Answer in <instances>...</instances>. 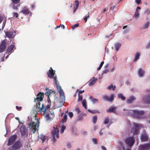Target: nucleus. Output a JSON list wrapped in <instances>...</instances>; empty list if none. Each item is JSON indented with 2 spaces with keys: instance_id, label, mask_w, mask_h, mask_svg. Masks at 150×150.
Instances as JSON below:
<instances>
[{
  "instance_id": "13d9d810",
  "label": "nucleus",
  "mask_w": 150,
  "mask_h": 150,
  "mask_svg": "<svg viewBox=\"0 0 150 150\" xmlns=\"http://www.w3.org/2000/svg\"><path fill=\"white\" fill-rule=\"evenodd\" d=\"M141 0H135V2L137 4H140Z\"/></svg>"
},
{
  "instance_id": "603ef678",
  "label": "nucleus",
  "mask_w": 150,
  "mask_h": 150,
  "mask_svg": "<svg viewBox=\"0 0 150 150\" xmlns=\"http://www.w3.org/2000/svg\"><path fill=\"white\" fill-rule=\"evenodd\" d=\"M68 115L70 118H71L73 116V114L72 112H70L68 113Z\"/></svg>"
},
{
  "instance_id": "58836bf2",
  "label": "nucleus",
  "mask_w": 150,
  "mask_h": 150,
  "mask_svg": "<svg viewBox=\"0 0 150 150\" xmlns=\"http://www.w3.org/2000/svg\"><path fill=\"white\" fill-rule=\"evenodd\" d=\"M83 115L82 114H80L78 117L77 119V120L78 121H81L83 119Z\"/></svg>"
},
{
  "instance_id": "4be33fe9",
  "label": "nucleus",
  "mask_w": 150,
  "mask_h": 150,
  "mask_svg": "<svg viewBox=\"0 0 150 150\" xmlns=\"http://www.w3.org/2000/svg\"><path fill=\"white\" fill-rule=\"evenodd\" d=\"M20 12L23 13L24 14H27L29 13L30 11L26 7H24Z\"/></svg>"
},
{
  "instance_id": "f3484780",
  "label": "nucleus",
  "mask_w": 150,
  "mask_h": 150,
  "mask_svg": "<svg viewBox=\"0 0 150 150\" xmlns=\"http://www.w3.org/2000/svg\"><path fill=\"white\" fill-rule=\"evenodd\" d=\"M5 34L6 37L10 39L13 38L15 37L13 31H7L5 32Z\"/></svg>"
},
{
  "instance_id": "393cba45",
  "label": "nucleus",
  "mask_w": 150,
  "mask_h": 150,
  "mask_svg": "<svg viewBox=\"0 0 150 150\" xmlns=\"http://www.w3.org/2000/svg\"><path fill=\"white\" fill-rule=\"evenodd\" d=\"M46 91L45 93V94L47 96V97L49 96L50 95V94L53 93H55V92L54 91H52L51 90L48 89V88H46Z\"/></svg>"
},
{
  "instance_id": "8fccbe9b",
  "label": "nucleus",
  "mask_w": 150,
  "mask_h": 150,
  "mask_svg": "<svg viewBox=\"0 0 150 150\" xmlns=\"http://www.w3.org/2000/svg\"><path fill=\"white\" fill-rule=\"evenodd\" d=\"M41 139L42 140V142H43L45 140V137L44 136H41Z\"/></svg>"
},
{
  "instance_id": "0eeeda50",
  "label": "nucleus",
  "mask_w": 150,
  "mask_h": 150,
  "mask_svg": "<svg viewBox=\"0 0 150 150\" xmlns=\"http://www.w3.org/2000/svg\"><path fill=\"white\" fill-rule=\"evenodd\" d=\"M141 127L140 125L134 123V126L132 129V131L133 134H137L138 133L139 130Z\"/></svg>"
},
{
  "instance_id": "4d7b16f0",
  "label": "nucleus",
  "mask_w": 150,
  "mask_h": 150,
  "mask_svg": "<svg viewBox=\"0 0 150 150\" xmlns=\"http://www.w3.org/2000/svg\"><path fill=\"white\" fill-rule=\"evenodd\" d=\"M75 3H76V8L78 7L79 3V1L77 0H76L75 1Z\"/></svg>"
},
{
  "instance_id": "a211bd4d",
  "label": "nucleus",
  "mask_w": 150,
  "mask_h": 150,
  "mask_svg": "<svg viewBox=\"0 0 150 150\" xmlns=\"http://www.w3.org/2000/svg\"><path fill=\"white\" fill-rule=\"evenodd\" d=\"M20 132L21 133V135L22 136H24L26 134L27 130L24 125H23L21 126L20 128Z\"/></svg>"
},
{
  "instance_id": "6ab92c4d",
  "label": "nucleus",
  "mask_w": 150,
  "mask_h": 150,
  "mask_svg": "<svg viewBox=\"0 0 150 150\" xmlns=\"http://www.w3.org/2000/svg\"><path fill=\"white\" fill-rule=\"evenodd\" d=\"M15 47V43L12 45H10L8 46L6 49V53L8 54L11 52L13 49Z\"/></svg>"
},
{
  "instance_id": "0e129e2a",
  "label": "nucleus",
  "mask_w": 150,
  "mask_h": 150,
  "mask_svg": "<svg viewBox=\"0 0 150 150\" xmlns=\"http://www.w3.org/2000/svg\"><path fill=\"white\" fill-rule=\"evenodd\" d=\"M108 8H105L103 9V11H102V12L103 13L105 12L106 11H107L108 10Z\"/></svg>"
},
{
  "instance_id": "c03bdc74",
  "label": "nucleus",
  "mask_w": 150,
  "mask_h": 150,
  "mask_svg": "<svg viewBox=\"0 0 150 150\" xmlns=\"http://www.w3.org/2000/svg\"><path fill=\"white\" fill-rule=\"evenodd\" d=\"M79 23H77L76 24L73 25L72 27V29L74 30L76 28L78 27L79 26Z\"/></svg>"
},
{
  "instance_id": "cd10ccee",
  "label": "nucleus",
  "mask_w": 150,
  "mask_h": 150,
  "mask_svg": "<svg viewBox=\"0 0 150 150\" xmlns=\"http://www.w3.org/2000/svg\"><path fill=\"white\" fill-rule=\"evenodd\" d=\"M50 105H48L45 108H43V109L42 110V111L43 112V114H45L46 112H47V109L50 108Z\"/></svg>"
},
{
  "instance_id": "09e8293b",
  "label": "nucleus",
  "mask_w": 150,
  "mask_h": 150,
  "mask_svg": "<svg viewBox=\"0 0 150 150\" xmlns=\"http://www.w3.org/2000/svg\"><path fill=\"white\" fill-rule=\"evenodd\" d=\"M89 17V13H88L87 16H86L83 18L84 20L85 21V22L86 23L87 22V18Z\"/></svg>"
},
{
  "instance_id": "c756f323",
  "label": "nucleus",
  "mask_w": 150,
  "mask_h": 150,
  "mask_svg": "<svg viewBox=\"0 0 150 150\" xmlns=\"http://www.w3.org/2000/svg\"><path fill=\"white\" fill-rule=\"evenodd\" d=\"M89 98L91 100L92 102L93 103H96L98 102V100L97 99L93 98L91 96H90Z\"/></svg>"
},
{
  "instance_id": "423d86ee",
  "label": "nucleus",
  "mask_w": 150,
  "mask_h": 150,
  "mask_svg": "<svg viewBox=\"0 0 150 150\" xmlns=\"http://www.w3.org/2000/svg\"><path fill=\"white\" fill-rule=\"evenodd\" d=\"M125 142L129 146L132 147L135 142L134 137H132L127 138L125 139Z\"/></svg>"
},
{
  "instance_id": "f8f14e48",
  "label": "nucleus",
  "mask_w": 150,
  "mask_h": 150,
  "mask_svg": "<svg viewBox=\"0 0 150 150\" xmlns=\"http://www.w3.org/2000/svg\"><path fill=\"white\" fill-rule=\"evenodd\" d=\"M139 148L140 150H149L150 149V143L139 145Z\"/></svg>"
},
{
  "instance_id": "5701e85b",
  "label": "nucleus",
  "mask_w": 150,
  "mask_h": 150,
  "mask_svg": "<svg viewBox=\"0 0 150 150\" xmlns=\"http://www.w3.org/2000/svg\"><path fill=\"white\" fill-rule=\"evenodd\" d=\"M141 139L142 142H144L148 140V137L146 134H143L142 135Z\"/></svg>"
},
{
  "instance_id": "de8ad7c7",
  "label": "nucleus",
  "mask_w": 150,
  "mask_h": 150,
  "mask_svg": "<svg viewBox=\"0 0 150 150\" xmlns=\"http://www.w3.org/2000/svg\"><path fill=\"white\" fill-rule=\"evenodd\" d=\"M149 22H147V23L145 24L144 27V29H146L148 28L149 26Z\"/></svg>"
},
{
  "instance_id": "2eb2a0df",
  "label": "nucleus",
  "mask_w": 150,
  "mask_h": 150,
  "mask_svg": "<svg viewBox=\"0 0 150 150\" xmlns=\"http://www.w3.org/2000/svg\"><path fill=\"white\" fill-rule=\"evenodd\" d=\"M58 92L59 93L60 96H62V98L63 99H64V93L63 90L61 88V86L60 85L56 86Z\"/></svg>"
},
{
  "instance_id": "f704fd0d",
  "label": "nucleus",
  "mask_w": 150,
  "mask_h": 150,
  "mask_svg": "<svg viewBox=\"0 0 150 150\" xmlns=\"http://www.w3.org/2000/svg\"><path fill=\"white\" fill-rule=\"evenodd\" d=\"M88 111L92 114H94L96 113H99V112L97 110H91L89 109L88 110Z\"/></svg>"
},
{
  "instance_id": "37998d69",
  "label": "nucleus",
  "mask_w": 150,
  "mask_h": 150,
  "mask_svg": "<svg viewBox=\"0 0 150 150\" xmlns=\"http://www.w3.org/2000/svg\"><path fill=\"white\" fill-rule=\"evenodd\" d=\"M109 119L108 117L106 118L104 122V124H108L109 122Z\"/></svg>"
},
{
  "instance_id": "680f3d73",
  "label": "nucleus",
  "mask_w": 150,
  "mask_h": 150,
  "mask_svg": "<svg viewBox=\"0 0 150 150\" xmlns=\"http://www.w3.org/2000/svg\"><path fill=\"white\" fill-rule=\"evenodd\" d=\"M6 20H4L3 21V26H5V24H6Z\"/></svg>"
},
{
  "instance_id": "7ed1b4c3",
  "label": "nucleus",
  "mask_w": 150,
  "mask_h": 150,
  "mask_svg": "<svg viewBox=\"0 0 150 150\" xmlns=\"http://www.w3.org/2000/svg\"><path fill=\"white\" fill-rule=\"evenodd\" d=\"M12 3L10 5L13 9L18 10V8L20 6L21 4L20 0H11Z\"/></svg>"
},
{
  "instance_id": "4c0bfd02",
  "label": "nucleus",
  "mask_w": 150,
  "mask_h": 150,
  "mask_svg": "<svg viewBox=\"0 0 150 150\" xmlns=\"http://www.w3.org/2000/svg\"><path fill=\"white\" fill-rule=\"evenodd\" d=\"M97 120V117L96 115L94 116L93 117V121L94 124L96 123Z\"/></svg>"
},
{
  "instance_id": "f03ea898",
  "label": "nucleus",
  "mask_w": 150,
  "mask_h": 150,
  "mask_svg": "<svg viewBox=\"0 0 150 150\" xmlns=\"http://www.w3.org/2000/svg\"><path fill=\"white\" fill-rule=\"evenodd\" d=\"M62 97L60 96L59 99H54V104L56 108L60 107L63 105L65 100V96H64V99H62Z\"/></svg>"
},
{
  "instance_id": "c85d7f7f",
  "label": "nucleus",
  "mask_w": 150,
  "mask_h": 150,
  "mask_svg": "<svg viewBox=\"0 0 150 150\" xmlns=\"http://www.w3.org/2000/svg\"><path fill=\"white\" fill-rule=\"evenodd\" d=\"M45 117L46 118V120L47 121H50L52 119V118L50 117L49 114H46Z\"/></svg>"
},
{
  "instance_id": "6e6d98bb",
  "label": "nucleus",
  "mask_w": 150,
  "mask_h": 150,
  "mask_svg": "<svg viewBox=\"0 0 150 150\" xmlns=\"http://www.w3.org/2000/svg\"><path fill=\"white\" fill-rule=\"evenodd\" d=\"M108 70L107 69H106L104 70L102 72V74H105L108 73Z\"/></svg>"
},
{
  "instance_id": "2f4dec72",
  "label": "nucleus",
  "mask_w": 150,
  "mask_h": 150,
  "mask_svg": "<svg viewBox=\"0 0 150 150\" xmlns=\"http://www.w3.org/2000/svg\"><path fill=\"white\" fill-rule=\"evenodd\" d=\"M140 55V54L139 52H137L136 53L135 55V57L134 59V61L135 62L137 61V60L139 59Z\"/></svg>"
},
{
  "instance_id": "aec40b11",
  "label": "nucleus",
  "mask_w": 150,
  "mask_h": 150,
  "mask_svg": "<svg viewBox=\"0 0 150 150\" xmlns=\"http://www.w3.org/2000/svg\"><path fill=\"white\" fill-rule=\"evenodd\" d=\"M143 100L144 103L150 104V95L144 96Z\"/></svg>"
},
{
  "instance_id": "3c124183",
  "label": "nucleus",
  "mask_w": 150,
  "mask_h": 150,
  "mask_svg": "<svg viewBox=\"0 0 150 150\" xmlns=\"http://www.w3.org/2000/svg\"><path fill=\"white\" fill-rule=\"evenodd\" d=\"M92 141L93 143L95 144H98V142L97 141V139L96 138H93L92 139Z\"/></svg>"
},
{
  "instance_id": "a19ab883",
  "label": "nucleus",
  "mask_w": 150,
  "mask_h": 150,
  "mask_svg": "<svg viewBox=\"0 0 150 150\" xmlns=\"http://www.w3.org/2000/svg\"><path fill=\"white\" fill-rule=\"evenodd\" d=\"M138 12V10H136L134 15V16L135 17V18H137L139 16V13Z\"/></svg>"
},
{
  "instance_id": "e433bc0d",
  "label": "nucleus",
  "mask_w": 150,
  "mask_h": 150,
  "mask_svg": "<svg viewBox=\"0 0 150 150\" xmlns=\"http://www.w3.org/2000/svg\"><path fill=\"white\" fill-rule=\"evenodd\" d=\"M82 104L83 106L84 107L85 109H87V106L86 105V100L85 99H84L82 101Z\"/></svg>"
},
{
  "instance_id": "ddd939ff",
  "label": "nucleus",
  "mask_w": 150,
  "mask_h": 150,
  "mask_svg": "<svg viewBox=\"0 0 150 150\" xmlns=\"http://www.w3.org/2000/svg\"><path fill=\"white\" fill-rule=\"evenodd\" d=\"M55 74V71L53 70L51 67L50 68L48 72L47 73L48 76L50 79L53 78H54Z\"/></svg>"
},
{
  "instance_id": "5fc2aeb1",
  "label": "nucleus",
  "mask_w": 150,
  "mask_h": 150,
  "mask_svg": "<svg viewBox=\"0 0 150 150\" xmlns=\"http://www.w3.org/2000/svg\"><path fill=\"white\" fill-rule=\"evenodd\" d=\"M75 110L77 112L78 114H79L80 112L79 108L78 107H77L76 108Z\"/></svg>"
},
{
  "instance_id": "72a5a7b5",
  "label": "nucleus",
  "mask_w": 150,
  "mask_h": 150,
  "mask_svg": "<svg viewBox=\"0 0 150 150\" xmlns=\"http://www.w3.org/2000/svg\"><path fill=\"white\" fill-rule=\"evenodd\" d=\"M108 89L109 90L112 89L114 91L115 89V85L113 86V85L112 84L108 87Z\"/></svg>"
},
{
  "instance_id": "9d476101",
  "label": "nucleus",
  "mask_w": 150,
  "mask_h": 150,
  "mask_svg": "<svg viewBox=\"0 0 150 150\" xmlns=\"http://www.w3.org/2000/svg\"><path fill=\"white\" fill-rule=\"evenodd\" d=\"M7 43L5 40L2 41L0 44V53L3 52L7 46Z\"/></svg>"
},
{
  "instance_id": "7c9ffc66",
  "label": "nucleus",
  "mask_w": 150,
  "mask_h": 150,
  "mask_svg": "<svg viewBox=\"0 0 150 150\" xmlns=\"http://www.w3.org/2000/svg\"><path fill=\"white\" fill-rule=\"evenodd\" d=\"M54 80L56 86L60 85L59 82L57 81V77L56 75L54 78Z\"/></svg>"
},
{
  "instance_id": "39448f33",
  "label": "nucleus",
  "mask_w": 150,
  "mask_h": 150,
  "mask_svg": "<svg viewBox=\"0 0 150 150\" xmlns=\"http://www.w3.org/2000/svg\"><path fill=\"white\" fill-rule=\"evenodd\" d=\"M58 133V128H56L55 127H54L52 132V141L54 143L56 141L55 137H56L57 138H59Z\"/></svg>"
},
{
  "instance_id": "473e14b6",
  "label": "nucleus",
  "mask_w": 150,
  "mask_h": 150,
  "mask_svg": "<svg viewBox=\"0 0 150 150\" xmlns=\"http://www.w3.org/2000/svg\"><path fill=\"white\" fill-rule=\"evenodd\" d=\"M121 46L120 43H117L115 45V48L117 51L118 50L119 48Z\"/></svg>"
},
{
  "instance_id": "1a4fd4ad",
  "label": "nucleus",
  "mask_w": 150,
  "mask_h": 150,
  "mask_svg": "<svg viewBox=\"0 0 150 150\" xmlns=\"http://www.w3.org/2000/svg\"><path fill=\"white\" fill-rule=\"evenodd\" d=\"M21 146L20 142L18 141L15 142L12 146H10L9 149L10 150H17Z\"/></svg>"
},
{
  "instance_id": "bb28decb",
  "label": "nucleus",
  "mask_w": 150,
  "mask_h": 150,
  "mask_svg": "<svg viewBox=\"0 0 150 150\" xmlns=\"http://www.w3.org/2000/svg\"><path fill=\"white\" fill-rule=\"evenodd\" d=\"M144 73V71L141 69H139L138 71V74L140 76H142Z\"/></svg>"
},
{
  "instance_id": "b1692460",
  "label": "nucleus",
  "mask_w": 150,
  "mask_h": 150,
  "mask_svg": "<svg viewBox=\"0 0 150 150\" xmlns=\"http://www.w3.org/2000/svg\"><path fill=\"white\" fill-rule=\"evenodd\" d=\"M116 108L115 107H110L109 109L106 110V111L108 112H113L115 113V110Z\"/></svg>"
},
{
  "instance_id": "338daca9",
  "label": "nucleus",
  "mask_w": 150,
  "mask_h": 150,
  "mask_svg": "<svg viewBox=\"0 0 150 150\" xmlns=\"http://www.w3.org/2000/svg\"><path fill=\"white\" fill-rule=\"evenodd\" d=\"M78 8H76V7L74 8V9L73 12L74 13L77 10Z\"/></svg>"
},
{
  "instance_id": "49530a36",
  "label": "nucleus",
  "mask_w": 150,
  "mask_h": 150,
  "mask_svg": "<svg viewBox=\"0 0 150 150\" xmlns=\"http://www.w3.org/2000/svg\"><path fill=\"white\" fill-rule=\"evenodd\" d=\"M104 61L102 62H101L99 67L97 69V70H99L102 67V66H103V65L104 64Z\"/></svg>"
},
{
  "instance_id": "412c9836",
  "label": "nucleus",
  "mask_w": 150,
  "mask_h": 150,
  "mask_svg": "<svg viewBox=\"0 0 150 150\" xmlns=\"http://www.w3.org/2000/svg\"><path fill=\"white\" fill-rule=\"evenodd\" d=\"M97 79L95 78L94 77H93L92 79L90 80L88 82V85L89 86H92L95 84L96 82Z\"/></svg>"
},
{
  "instance_id": "f257e3e1",
  "label": "nucleus",
  "mask_w": 150,
  "mask_h": 150,
  "mask_svg": "<svg viewBox=\"0 0 150 150\" xmlns=\"http://www.w3.org/2000/svg\"><path fill=\"white\" fill-rule=\"evenodd\" d=\"M28 126L30 129L32 130V131L33 133H34L36 130H38V128L39 125V122L38 120L35 124L33 121H31L30 123L28 124Z\"/></svg>"
},
{
  "instance_id": "79ce46f5",
  "label": "nucleus",
  "mask_w": 150,
  "mask_h": 150,
  "mask_svg": "<svg viewBox=\"0 0 150 150\" xmlns=\"http://www.w3.org/2000/svg\"><path fill=\"white\" fill-rule=\"evenodd\" d=\"M67 115L66 114H65V115H64L63 117V119L62 120L63 121V122H66L67 121Z\"/></svg>"
},
{
  "instance_id": "a18cd8bd",
  "label": "nucleus",
  "mask_w": 150,
  "mask_h": 150,
  "mask_svg": "<svg viewBox=\"0 0 150 150\" xmlns=\"http://www.w3.org/2000/svg\"><path fill=\"white\" fill-rule=\"evenodd\" d=\"M65 129H66V127L65 126H62V127H61V130L60 131L61 133H62L64 132V130Z\"/></svg>"
},
{
  "instance_id": "a878e982",
  "label": "nucleus",
  "mask_w": 150,
  "mask_h": 150,
  "mask_svg": "<svg viewBox=\"0 0 150 150\" xmlns=\"http://www.w3.org/2000/svg\"><path fill=\"white\" fill-rule=\"evenodd\" d=\"M135 99L136 98L134 96H131L129 98L127 99V102L128 103H130L133 102Z\"/></svg>"
},
{
  "instance_id": "ea45409f",
  "label": "nucleus",
  "mask_w": 150,
  "mask_h": 150,
  "mask_svg": "<svg viewBox=\"0 0 150 150\" xmlns=\"http://www.w3.org/2000/svg\"><path fill=\"white\" fill-rule=\"evenodd\" d=\"M83 99V96L82 95L78 94V102L82 100Z\"/></svg>"
},
{
  "instance_id": "774afa93",
  "label": "nucleus",
  "mask_w": 150,
  "mask_h": 150,
  "mask_svg": "<svg viewBox=\"0 0 150 150\" xmlns=\"http://www.w3.org/2000/svg\"><path fill=\"white\" fill-rule=\"evenodd\" d=\"M146 47L147 48H149L150 47V42L149 43V44L147 45Z\"/></svg>"
},
{
  "instance_id": "20e7f679",
  "label": "nucleus",
  "mask_w": 150,
  "mask_h": 150,
  "mask_svg": "<svg viewBox=\"0 0 150 150\" xmlns=\"http://www.w3.org/2000/svg\"><path fill=\"white\" fill-rule=\"evenodd\" d=\"M134 116L138 119H142L143 118L142 115L144 114L143 111H138L135 110H132Z\"/></svg>"
},
{
  "instance_id": "6e6552de",
  "label": "nucleus",
  "mask_w": 150,
  "mask_h": 150,
  "mask_svg": "<svg viewBox=\"0 0 150 150\" xmlns=\"http://www.w3.org/2000/svg\"><path fill=\"white\" fill-rule=\"evenodd\" d=\"M44 96V93H43L40 92L38 93L37 95V97L34 98V102L36 103L38 101H42L43 100Z\"/></svg>"
},
{
  "instance_id": "4468645a",
  "label": "nucleus",
  "mask_w": 150,
  "mask_h": 150,
  "mask_svg": "<svg viewBox=\"0 0 150 150\" xmlns=\"http://www.w3.org/2000/svg\"><path fill=\"white\" fill-rule=\"evenodd\" d=\"M41 101L37 102L36 103V108L37 109V110L38 111H42L43 109L44 105L43 104H41L40 103Z\"/></svg>"
},
{
  "instance_id": "bf43d9fd",
  "label": "nucleus",
  "mask_w": 150,
  "mask_h": 150,
  "mask_svg": "<svg viewBox=\"0 0 150 150\" xmlns=\"http://www.w3.org/2000/svg\"><path fill=\"white\" fill-rule=\"evenodd\" d=\"M16 108L18 110H20L21 108H22V107H19V106H16Z\"/></svg>"
},
{
  "instance_id": "c9c22d12",
  "label": "nucleus",
  "mask_w": 150,
  "mask_h": 150,
  "mask_svg": "<svg viewBox=\"0 0 150 150\" xmlns=\"http://www.w3.org/2000/svg\"><path fill=\"white\" fill-rule=\"evenodd\" d=\"M118 96L119 98H121L123 100H125L126 99L125 97L123 96V94L122 93L119 94L118 95Z\"/></svg>"
},
{
  "instance_id": "9b49d317",
  "label": "nucleus",
  "mask_w": 150,
  "mask_h": 150,
  "mask_svg": "<svg viewBox=\"0 0 150 150\" xmlns=\"http://www.w3.org/2000/svg\"><path fill=\"white\" fill-rule=\"evenodd\" d=\"M115 95L114 94H111L109 97L108 95H105L103 96V98L104 100L108 102H112L114 100Z\"/></svg>"
},
{
  "instance_id": "e2e57ef3",
  "label": "nucleus",
  "mask_w": 150,
  "mask_h": 150,
  "mask_svg": "<svg viewBox=\"0 0 150 150\" xmlns=\"http://www.w3.org/2000/svg\"><path fill=\"white\" fill-rule=\"evenodd\" d=\"M84 92V90H83V91H79V93L78 94L80 95L82 93H83Z\"/></svg>"
},
{
  "instance_id": "052dcab7",
  "label": "nucleus",
  "mask_w": 150,
  "mask_h": 150,
  "mask_svg": "<svg viewBox=\"0 0 150 150\" xmlns=\"http://www.w3.org/2000/svg\"><path fill=\"white\" fill-rule=\"evenodd\" d=\"M67 146L68 148H70L71 147V144L70 143H68L67 144Z\"/></svg>"
},
{
  "instance_id": "864d4df0",
  "label": "nucleus",
  "mask_w": 150,
  "mask_h": 150,
  "mask_svg": "<svg viewBox=\"0 0 150 150\" xmlns=\"http://www.w3.org/2000/svg\"><path fill=\"white\" fill-rule=\"evenodd\" d=\"M18 16V14L16 13H13V17H15L16 18H17Z\"/></svg>"
},
{
  "instance_id": "69168bd1",
  "label": "nucleus",
  "mask_w": 150,
  "mask_h": 150,
  "mask_svg": "<svg viewBox=\"0 0 150 150\" xmlns=\"http://www.w3.org/2000/svg\"><path fill=\"white\" fill-rule=\"evenodd\" d=\"M3 20V18L2 16L0 17V23H1Z\"/></svg>"
},
{
  "instance_id": "dca6fc26",
  "label": "nucleus",
  "mask_w": 150,
  "mask_h": 150,
  "mask_svg": "<svg viewBox=\"0 0 150 150\" xmlns=\"http://www.w3.org/2000/svg\"><path fill=\"white\" fill-rule=\"evenodd\" d=\"M17 137L16 135H12L9 139L8 143L7 144L8 146L12 144L15 141Z\"/></svg>"
}]
</instances>
